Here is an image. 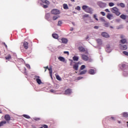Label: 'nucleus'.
<instances>
[{"label":"nucleus","mask_w":128,"mask_h":128,"mask_svg":"<svg viewBox=\"0 0 128 128\" xmlns=\"http://www.w3.org/2000/svg\"><path fill=\"white\" fill-rule=\"evenodd\" d=\"M100 14H102V16H106V13H104V12H101Z\"/></svg>","instance_id":"nucleus-49"},{"label":"nucleus","mask_w":128,"mask_h":128,"mask_svg":"<svg viewBox=\"0 0 128 128\" xmlns=\"http://www.w3.org/2000/svg\"><path fill=\"white\" fill-rule=\"evenodd\" d=\"M26 66L28 68H30V66L28 64H26Z\"/></svg>","instance_id":"nucleus-53"},{"label":"nucleus","mask_w":128,"mask_h":128,"mask_svg":"<svg viewBox=\"0 0 128 128\" xmlns=\"http://www.w3.org/2000/svg\"><path fill=\"white\" fill-rule=\"evenodd\" d=\"M108 5H109V6H114V4L112 2H109Z\"/></svg>","instance_id":"nucleus-44"},{"label":"nucleus","mask_w":128,"mask_h":128,"mask_svg":"<svg viewBox=\"0 0 128 128\" xmlns=\"http://www.w3.org/2000/svg\"><path fill=\"white\" fill-rule=\"evenodd\" d=\"M50 92H53L54 94H56V90H52H52H50Z\"/></svg>","instance_id":"nucleus-51"},{"label":"nucleus","mask_w":128,"mask_h":128,"mask_svg":"<svg viewBox=\"0 0 128 128\" xmlns=\"http://www.w3.org/2000/svg\"><path fill=\"white\" fill-rule=\"evenodd\" d=\"M120 38H122H122H124V36L122 34V35H120Z\"/></svg>","instance_id":"nucleus-56"},{"label":"nucleus","mask_w":128,"mask_h":128,"mask_svg":"<svg viewBox=\"0 0 128 128\" xmlns=\"http://www.w3.org/2000/svg\"><path fill=\"white\" fill-rule=\"evenodd\" d=\"M88 7L89 6L86 5H84L82 6V10H84V12H86V11L88 10Z\"/></svg>","instance_id":"nucleus-15"},{"label":"nucleus","mask_w":128,"mask_h":128,"mask_svg":"<svg viewBox=\"0 0 128 128\" xmlns=\"http://www.w3.org/2000/svg\"><path fill=\"white\" fill-rule=\"evenodd\" d=\"M120 6H121V8H124V6H126V5H124V4L122 2L120 3Z\"/></svg>","instance_id":"nucleus-39"},{"label":"nucleus","mask_w":128,"mask_h":128,"mask_svg":"<svg viewBox=\"0 0 128 128\" xmlns=\"http://www.w3.org/2000/svg\"><path fill=\"white\" fill-rule=\"evenodd\" d=\"M50 70V74L51 78H52V68H50V70Z\"/></svg>","instance_id":"nucleus-30"},{"label":"nucleus","mask_w":128,"mask_h":128,"mask_svg":"<svg viewBox=\"0 0 128 128\" xmlns=\"http://www.w3.org/2000/svg\"><path fill=\"white\" fill-rule=\"evenodd\" d=\"M100 20L101 22H106V20H104V17H102L100 18Z\"/></svg>","instance_id":"nucleus-37"},{"label":"nucleus","mask_w":128,"mask_h":128,"mask_svg":"<svg viewBox=\"0 0 128 128\" xmlns=\"http://www.w3.org/2000/svg\"><path fill=\"white\" fill-rule=\"evenodd\" d=\"M94 18L96 20H98V16L96 14H94Z\"/></svg>","instance_id":"nucleus-43"},{"label":"nucleus","mask_w":128,"mask_h":128,"mask_svg":"<svg viewBox=\"0 0 128 128\" xmlns=\"http://www.w3.org/2000/svg\"><path fill=\"white\" fill-rule=\"evenodd\" d=\"M82 58L86 62L88 60V56L84 54H82Z\"/></svg>","instance_id":"nucleus-9"},{"label":"nucleus","mask_w":128,"mask_h":128,"mask_svg":"<svg viewBox=\"0 0 128 128\" xmlns=\"http://www.w3.org/2000/svg\"><path fill=\"white\" fill-rule=\"evenodd\" d=\"M82 18L83 20H86V18H90V14H85L82 16Z\"/></svg>","instance_id":"nucleus-18"},{"label":"nucleus","mask_w":128,"mask_h":128,"mask_svg":"<svg viewBox=\"0 0 128 128\" xmlns=\"http://www.w3.org/2000/svg\"><path fill=\"white\" fill-rule=\"evenodd\" d=\"M88 38H90V37L88 36H87L86 38H85V40H88Z\"/></svg>","instance_id":"nucleus-60"},{"label":"nucleus","mask_w":128,"mask_h":128,"mask_svg":"<svg viewBox=\"0 0 128 128\" xmlns=\"http://www.w3.org/2000/svg\"><path fill=\"white\" fill-rule=\"evenodd\" d=\"M111 12L114 14H116V16H120V12H118V9L116 7H114L111 9Z\"/></svg>","instance_id":"nucleus-2"},{"label":"nucleus","mask_w":128,"mask_h":128,"mask_svg":"<svg viewBox=\"0 0 128 128\" xmlns=\"http://www.w3.org/2000/svg\"><path fill=\"white\" fill-rule=\"evenodd\" d=\"M40 78V76H34V80H36V81H37L38 80V78Z\"/></svg>","instance_id":"nucleus-38"},{"label":"nucleus","mask_w":128,"mask_h":128,"mask_svg":"<svg viewBox=\"0 0 128 128\" xmlns=\"http://www.w3.org/2000/svg\"><path fill=\"white\" fill-rule=\"evenodd\" d=\"M113 17L114 16H112V14H108L107 15V18H108V20H112V19Z\"/></svg>","instance_id":"nucleus-19"},{"label":"nucleus","mask_w":128,"mask_h":128,"mask_svg":"<svg viewBox=\"0 0 128 128\" xmlns=\"http://www.w3.org/2000/svg\"><path fill=\"white\" fill-rule=\"evenodd\" d=\"M73 60H74V62H78V57L76 56H74L73 57Z\"/></svg>","instance_id":"nucleus-29"},{"label":"nucleus","mask_w":128,"mask_h":128,"mask_svg":"<svg viewBox=\"0 0 128 128\" xmlns=\"http://www.w3.org/2000/svg\"><path fill=\"white\" fill-rule=\"evenodd\" d=\"M124 54H125V56H128V52H126V51H124L123 52Z\"/></svg>","instance_id":"nucleus-48"},{"label":"nucleus","mask_w":128,"mask_h":128,"mask_svg":"<svg viewBox=\"0 0 128 128\" xmlns=\"http://www.w3.org/2000/svg\"><path fill=\"white\" fill-rule=\"evenodd\" d=\"M58 17L57 16H53V20H58Z\"/></svg>","instance_id":"nucleus-45"},{"label":"nucleus","mask_w":128,"mask_h":128,"mask_svg":"<svg viewBox=\"0 0 128 128\" xmlns=\"http://www.w3.org/2000/svg\"><path fill=\"white\" fill-rule=\"evenodd\" d=\"M62 21L59 20V21L58 22V26H62Z\"/></svg>","instance_id":"nucleus-46"},{"label":"nucleus","mask_w":128,"mask_h":128,"mask_svg":"<svg viewBox=\"0 0 128 128\" xmlns=\"http://www.w3.org/2000/svg\"><path fill=\"white\" fill-rule=\"evenodd\" d=\"M4 118L7 122H9V120H10V114H6L4 116Z\"/></svg>","instance_id":"nucleus-10"},{"label":"nucleus","mask_w":128,"mask_h":128,"mask_svg":"<svg viewBox=\"0 0 128 128\" xmlns=\"http://www.w3.org/2000/svg\"><path fill=\"white\" fill-rule=\"evenodd\" d=\"M84 68H86V66H84V65H82V66H80V70H84Z\"/></svg>","instance_id":"nucleus-41"},{"label":"nucleus","mask_w":128,"mask_h":128,"mask_svg":"<svg viewBox=\"0 0 128 128\" xmlns=\"http://www.w3.org/2000/svg\"><path fill=\"white\" fill-rule=\"evenodd\" d=\"M123 116H124V118H128V114L126 112H124L123 114Z\"/></svg>","instance_id":"nucleus-40"},{"label":"nucleus","mask_w":128,"mask_h":128,"mask_svg":"<svg viewBox=\"0 0 128 128\" xmlns=\"http://www.w3.org/2000/svg\"><path fill=\"white\" fill-rule=\"evenodd\" d=\"M78 63H76L74 66H73V68H74V70H78Z\"/></svg>","instance_id":"nucleus-17"},{"label":"nucleus","mask_w":128,"mask_h":128,"mask_svg":"<svg viewBox=\"0 0 128 128\" xmlns=\"http://www.w3.org/2000/svg\"><path fill=\"white\" fill-rule=\"evenodd\" d=\"M42 4H42V6L44 8H48V4H50V1L48 0H41Z\"/></svg>","instance_id":"nucleus-1"},{"label":"nucleus","mask_w":128,"mask_h":128,"mask_svg":"<svg viewBox=\"0 0 128 128\" xmlns=\"http://www.w3.org/2000/svg\"><path fill=\"white\" fill-rule=\"evenodd\" d=\"M24 74H28V73L26 72V68H24Z\"/></svg>","instance_id":"nucleus-47"},{"label":"nucleus","mask_w":128,"mask_h":128,"mask_svg":"<svg viewBox=\"0 0 128 128\" xmlns=\"http://www.w3.org/2000/svg\"><path fill=\"white\" fill-rule=\"evenodd\" d=\"M34 120L38 121V120H40V118H34Z\"/></svg>","instance_id":"nucleus-52"},{"label":"nucleus","mask_w":128,"mask_h":128,"mask_svg":"<svg viewBox=\"0 0 128 128\" xmlns=\"http://www.w3.org/2000/svg\"><path fill=\"white\" fill-rule=\"evenodd\" d=\"M72 92L70 88H68L65 90V94H70Z\"/></svg>","instance_id":"nucleus-13"},{"label":"nucleus","mask_w":128,"mask_h":128,"mask_svg":"<svg viewBox=\"0 0 128 128\" xmlns=\"http://www.w3.org/2000/svg\"><path fill=\"white\" fill-rule=\"evenodd\" d=\"M64 54H68V52H64Z\"/></svg>","instance_id":"nucleus-62"},{"label":"nucleus","mask_w":128,"mask_h":128,"mask_svg":"<svg viewBox=\"0 0 128 128\" xmlns=\"http://www.w3.org/2000/svg\"><path fill=\"white\" fill-rule=\"evenodd\" d=\"M87 70H83L82 71H80V74H84L86 73Z\"/></svg>","instance_id":"nucleus-35"},{"label":"nucleus","mask_w":128,"mask_h":128,"mask_svg":"<svg viewBox=\"0 0 128 128\" xmlns=\"http://www.w3.org/2000/svg\"><path fill=\"white\" fill-rule=\"evenodd\" d=\"M51 12L52 14H60V10H58V9L52 10Z\"/></svg>","instance_id":"nucleus-5"},{"label":"nucleus","mask_w":128,"mask_h":128,"mask_svg":"<svg viewBox=\"0 0 128 128\" xmlns=\"http://www.w3.org/2000/svg\"><path fill=\"white\" fill-rule=\"evenodd\" d=\"M110 26V28H114V26Z\"/></svg>","instance_id":"nucleus-64"},{"label":"nucleus","mask_w":128,"mask_h":128,"mask_svg":"<svg viewBox=\"0 0 128 128\" xmlns=\"http://www.w3.org/2000/svg\"><path fill=\"white\" fill-rule=\"evenodd\" d=\"M58 59L60 60V62H64L65 59L64 58L62 57V56H60Z\"/></svg>","instance_id":"nucleus-23"},{"label":"nucleus","mask_w":128,"mask_h":128,"mask_svg":"<svg viewBox=\"0 0 128 128\" xmlns=\"http://www.w3.org/2000/svg\"><path fill=\"white\" fill-rule=\"evenodd\" d=\"M111 118L113 120H114V116H111Z\"/></svg>","instance_id":"nucleus-63"},{"label":"nucleus","mask_w":128,"mask_h":128,"mask_svg":"<svg viewBox=\"0 0 128 128\" xmlns=\"http://www.w3.org/2000/svg\"><path fill=\"white\" fill-rule=\"evenodd\" d=\"M44 68H48V70H50V68H48V66H46V67H44Z\"/></svg>","instance_id":"nucleus-59"},{"label":"nucleus","mask_w":128,"mask_h":128,"mask_svg":"<svg viewBox=\"0 0 128 128\" xmlns=\"http://www.w3.org/2000/svg\"><path fill=\"white\" fill-rule=\"evenodd\" d=\"M43 128H48V126L47 125L44 124V125H43Z\"/></svg>","instance_id":"nucleus-57"},{"label":"nucleus","mask_w":128,"mask_h":128,"mask_svg":"<svg viewBox=\"0 0 128 128\" xmlns=\"http://www.w3.org/2000/svg\"><path fill=\"white\" fill-rule=\"evenodd\" d=\"M94 28H96V30L98 29V26H94Z\"/></svg>","instance_id":"nucleus-61"},{"label":"nucleus","mask_w":128,"mask_h":128,"mask_svg":"<svg viewBox=\"0 0 128 128\" xmlns=\"http://www.w3.org/2000/svg\"><path fill=\"white\" fill-rule=\"evenodd\" d=\"M70 60V65L72 66L74 64H76V62H74V60Z\"/></svg>","instance_id":"nucleus-42"},{"label":"nucleus","mask_w":128,"mask_h":128,"mask_svg":"<svg viewBox=\"0 0 128 128\" xmlns=\"http://www.w3.org/2000/svg\"><path fill=\"white\" fill-rule=\"evenodd\" d=\"M120 50H128V46L126 44H120Z\"/></svg>","instance_id":"nucleus-6"},{"label":"nucleus","mask_w":128,"mask_h":128,"mask_svg":"<svg viewBox=\"0 0 128 128\" xmlns=\"http://www.w3.org/2000/svg\"><path fill=\"white\" fill-rule=\"evenodd\" d=\"M112 50V48H110V44H108L106 46V50L107 52H110Z\"/></svg>","instance_id":"nucleus-7"},{"label":"nucleus","mask_w":128,"mask_h":128,"mask_svg":"<svg viewBox=\"0 0 128 128\" xmlns=\"http://www.w3.org/2000/svg\"><path fill=\"white\" fill-rule=\"evenodd\" d=\"M122 28H124V25H120L116 27L117 30H120Z\"/></svg>","instance_id":"nucleus-31"},{"label":"nucleus","mask_w":128,"mask_h":128,"mask_svg":"<svg viewBox=\"0 0 128 128\" xmlns=\"http://www.w3.org/2000/svg\"><path fill=\"white\" fill-rule=\"evenodd\" d=\"M105 12H110V10H108V9H106L105 10Z\"/></svg>","instance_id":"nucleus-58"},{"label":"nucleus","mask_w":128,"mask_h":128,"mask_svg":"<svg viewBox=\"0 0 128 128\" xmlns=\"http://www.w3.org/2000/svg\"><path fill=\"white\" fill-rule=\"evenodd\" d=\"M3 44H4L6 48H8V46L6 45V44L5 42H3Z\"/></svg>","instance_id":"nucleus-55"},{"label":"nucleus","mask_w":128,"mask_h":128,"mask_svg":"<svg viewBox=\"0 0 128 128\" xmlns=\"http://www.w3.org/2000/svg\"><path fill=\"white\" fill-rule=\"evenodd\" d=\"M98 5L101 8H106V3L99 2H98Z\"/></svg>","instance_id":"nucleus-4"},{"label":"nucleus","mask_w":128,"mask_h":128,"mask_svg":"<svg viewBox=\"0 0 128 128\" xmlns=\"http://www.w3.org/2000/svg\"><path fill=\"white\" fill-rule=\"evenodd\" d=\"M86 12H88V14H92L94 12V9L90 7H88V9H87V11H86Z\"/></svg>","instance_id":"nucleus-8"},{"label":"nucleus","mask_w":128,"mask_h":128,"mask_svg":"<svg viewBox=\"0 0 128 128\" xmlns=\"http://www.w3.org/2000/svg\"><path fill=\"white\" fill-rule=\"evenodd\" d=\"M50 14L49 13L46 14V18L47 20H48V18H50Z\"/></svg>","instance_id":"nucleus-36"},{"label":"nucleus","mask_w":128,"mask_h":128,"mask_svg":"<svg viewBox=\"0 0 128 128\" xmlns=\"http://www.w3.org/2000/svg\"><path fill=\"white\" fill-rule=\"evenodd\" d=\"M80 52L81 54H88V51L86 48H84V47H80Z\"/></svg>","instance_id":"nucleus-3"},{"label":"nucleus","mask_w":128,"mask_h":128,"mask_svg":"<svg viewBox=\"0 0 128 128\" xmlns=\"http://www.w3.org/2000/svg\"><path fill=\"white\" fill-rule=\"evenodd\" d=\"M36 82L38 84H42V80H40V78L38 79Z\"/></svg>","instance_id":"nucleus-34"},{"label":"nucleus","mask_w":128,"mask_h":128,"mask_svg":"<svg viewBox=\"0 0 128 128\" xmlns=\"http://www.w3.org/2000/svg\"><path fill=\"white\" fill-rule=\"evenodd\" d=\"M102 36H103V38H110V34H108L106 32H102Z\"/></svg>","instance_id":"nucleus-11"},{"label":"nucleus","mask_w":128,"mask_h":128,"mask_svg":"<svg viewBox=\"0 0 128 128\" xmlns=\"http://www.w3.org/2000/svg\"><path fill=\"white\" fill-rule=\"evenodd\" d=\"M3 44H4L6 48H8V46L6 45V44L5 42H3Z\"/></svg>","instance_id":"nucleus-54"},{"label":"nucleus","mask_w":128,"mask_h":128,"mask_svg":"<svg viewBox=\"0 0 128 128\" xmlns=\"http://www.w3.org/2000/svg\"><path fill=\"white\" fill-rule=\"evenodd\" d=\"M120 44H126V38H122L120 41Z\"/></svg>","instance_id":"nucleus-14"},{"label":"nucleus","mask_w":128,"mask_h":128,"mask_svg":"<svg viewBox=\"0 0 128 128\" xmlns=\"http://www.w3.org/2000/svg\"><path fill=\"white\" fill-rule=\"evenodd\" d=\"M63 8L64 10H68V6L66 4H63Z\"/></svg>","instance_id":"nucleus-25"},{"label":"nucleus","mask_w":128,"mask_h":128,"mask_svg":"<svg viewBox=\"0 0 128 128\" xmlns=\"http://www.w3.org/2000/svg\"><path fill=\"white\" fill-rule=\"evenodd\" d=\"M52 38H55L56 40H58V34H52Z\"/></svg>","instance_id":"nucleus-20"},{"label":"nucleus","mask_w":128,"mask_h":128,"mask_svg":"<svg viewBox=\"0 0 128 128\" xmlns=\"http://www.w3.org/2000/svg\"><path fill=\"white\" fill-rule=\"evenodd\" d=\"M56 80H60V81L62 80V78H60V76L56 75Z\"/></svg>","instance_id":"nucleus-32"},{"label":"nucleus","mask_w":128,"mask_h":128,"mask_svg":"<svg viewBox=\"0 0 128 128\" xmlns=\"http://www.w3.org/2000/svg\"><path fill=\"white\" fill-rule=\"evenodd\" d=\"M104 26L106 28H108L110 26V23L107 22H104Z\"/></svg>","instance_id":"nucleus-27"},{"label":"nucleus","mask_w":128,"mask_h":128,"mask_svg":"<svg viewBox=\"0 0 128 128\" xmlns=\"http://www.w3.org/2000/svg\"><path fill=\"white\" fill-rule=\"evenodd\" d=\"M76 10H80V6H78L76 8Z\"/></svg>","instance_id":"nucleus-50"},{"label":"nucleus","mask_w":128,"mask_h":128,"mask_svg":"<svg viewBox=\"0 0 128 128\" xmlns=\"http://www.w3.org/2000/svg\"><path fill=\"white\" fill-rule=\"evenodd\" d=\"M89 74H96V71L92 69H90L89 70Z\"/></svg>","instance_id":"nucleus-22"},{"label":"nucleus","mask_w":128,"mask_h":128,"mask_svg":"<svg viewBox=\"0 0 128 128\" xmlns=\"http://www.w3.org/2000/svg\"><path fill=\"white\" fill-rule=\"evenodd\" d=\"M23 46H24V48H25V50H28V42H24L23 43Z\"/></svg>","instance_id":"nucleus-12"},{"label":"nucleus","mask_w":128,"mask_h":128,"mask_svg":"<svg viewBox=\"0 0 128 128\" xmlns=\"http://www.w3.org/2000/svg\"><path fill=\"white\" fill-rule=\"evenodd\" d=\"M97 42L99 46H100L102 44V40L100 39H98L97 40Z\"/></svg>","instance_id":"nucleus-26"},{"label":"nucleus","mask_w":128,"mask_h":128,"mask_svg":"<svg viewBox=\"0 0 128 128\" xmlns=\"http://www.w3.org/2000/svg\"><path fill=\"white\" fill-rule=\"evenodd\" d=\"M5 58H6V60H10V58H12V56H10V54H9L5 57Z\"/></svg>","instance_id":"nucleus-24"},{"label":"nucleus","mask_w":128,"mask_h":128,"mask_svg":"<svg viewBox=\"0 0 128 128\" xmlns=\"http://www.w3.org/2000/svg\"><path fill=\"white\" fill-rule=\"evenodd\" d=\"M120 18H122V20H126V16L124 15V14H122L120 16Z\"/></svg>","instance_id":"nucleus-28"},{"label":"nucleus","mask_w":128,"mask_h":128,"mask_svg":"<svg viewBox=\"0 0 128 128\" xmlns=\"http://www.w3.org/2000/svg\"><path fill=\"white\" fill-rule=\"evenodd\" d=\"M22 116H23L24 118H28V119L30 118V116L28 115L23 114Z\"/></svg>","instance_id":"nucleus-33"},{"label":"nucleus","mask_w":128,"mask_h":128,"mask_svg":"<svg viewBox=\"0 0 128 128\" xmlns=\"http://www.w3.org/2000/svg\"><path fill=\"white\" fill-rule=\"evenodd\" d=\"M6 124V121L3 120L0 122V126H4Z\"/></svg>","instance_id":"nucleus-21"},{"label":"nucleus","mask_w":128,"mask_h":128,"mask_svg":"<svg viewBox=\"0 0 128 128\" xmlns=\"http://www.w3.org/2000/svg\"><path fill=\"white\" fill-rule=\"evenodd\" d=\"M61 40L62 44H68V40L66 38H62Z\"/></svg>","instance_id":"nucleus-16"}]
</instances>
